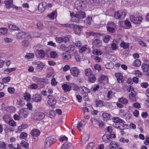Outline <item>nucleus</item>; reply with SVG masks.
<instances>
[{
	"mask_svg": "<svg viewBox=\"0 0 149 149\" xmlns=\"http://www.w3.org/2000/svg\"><path fill=\"white\" fill-rule=\"evenodd\" d=\"M56 141V138L54 136L52 135L48 137L44 141L45 147V148L49 147L51 145L54 143Z\"/></svg>",
	"mask_w": 149,
	"mask_h": 149,
	"instance_id": "nucleus-1",
	"label": "nucleus"
},
{
	"mask_svg": "<svg viewBox=\"0 0 149 149\" xmlns=\"http://www.w3.org/2000/svg\"><path fill=\"white\" fill-rule=\"evenodd\" d=\"M113 120V121L115 123L113 124V126L114 127L121 130L124 129V128H123L122 127H121V126L119 125L120 124L119 122L121 123L122 124L125 123L124 120L120 119L118 117H115Z\"/></svg>",
	"mask_w": 149,
	"mask_h": 149,
	"instance_id": "nucleus-2",
	"label": "nucleus"
},
{
	"mask_svg": "<svg viewBox=\"0 0 149 149\" xmlns=\"http://www.w3.org/2000/svg\"><path fill=\"white\" fill-rule=\"evenodd\" d=\"M47 6L51 8L52 6V4L49 3L47 4L46 3H40L38 6V10L40 12H43L47 8Z\"/></svg>",
	"mask_w": 149,
	"mask_h": 149,
	"instance_id": "nucleus-3",
	"label": "nucleus"
},
{
	"mask_svg": "<svg viewBox=\"0 0 149 149\" xmlns=\"http://www.w3.org/2000/svg\"><path fill=\"white\" fill-rule=\"evenodd\" d=\"M126 15L125 12L122 11H118L116 12L114 15V17L116 19H123L124 18Z\"/></svg>",
	"mask_w": 149,
	"mask_h": 149,
	"instance_id": "nucleus-4",
	"label": "nucleus"
},
{
	"mask_svg": "<svg viewBox=\"0 0 149 149\" xmlns=\"http://www.w3.org/2000/svg\"><path fill=\"white\" fill-rule=\"evenodd\" d=\"M131 21L135 24H139L142 21L143 18L141 17H135L133 15H131L130 17Z\"/></svg>",
	"mask_w": 149,
	"mask_h": 149,
	"instance_id": "nucleus-5",
	"label": "nucleus"
},
{
	"mask_svg": "<svg viewBox=\"0 0 149 149\" xmlns=\"http://www.w3.org/2000/svg\"><path fill=\"white\" fill-rule=\"evenodd\" d=\"M29 113L28 109L26 108L21 109L18 112V114L22 118L26 117Z\"/></svg>",
	"mask_w": 149,
	"mask_h": 149,
	"instance_id": "nucleus-6",
	"label": "nucleus"
},
{
	"mask_svg": "<svg viewBox=\"0 0 149 149\" xmlns=\"http://www.w3.org/2000/svg\"><path fill=\"white\" fill-rule=\"evenodd\" d=\"M32 79L33 81L36 83L43 82L46 84H48V79L46 78H39L36 77H33Z\"/></svg>",
	"mask_w": 149,
	"mask_h": 149,
	"instance_id": "nucleus-7",
	"label": "nucleus"
},
{
	"mask_svg": "<svg viewBox=\"0 0 149 149\" xmlns=\"http://www.w3.org/2000/svg\"><path fill=\"white\" fill-rule=\"evenodd\" d=\"M30 36L29 35L26 34L24 32H19L16 35V38L17 39L26 38H28L27 36Z\"/></svg>",
	"mask_w": 149,
	"mask_h": 149,
	"instance_id": "nucleus-8",
	"label": "nucleus"
},
{
	"mask_svg": "<svg viewBox=\"0 0 149 149\" xmlns=\"http://www.w3.org/2000/svg\"><path fill=\"white\" fill-rule=\"evenodd\" d=\"M112 135L111 134H105L102 137V139L103 141L106 143H109L111 141V137Z\"/></svg>",
	"mask_w": 149,
	"mask_h": 149,
	"instance_id": "nucleus-9",
	"label": "nucleus"
},
{
	"mask_svg": "<svg viewBox=\"0 0 149 149\" xmlns=\"http://www.w3.org/2000/svg\"><path fill=\"white\" fill-rule=\"evenodd\" d=\"M70 72L72 74L74 77H77L80 73L79 70L76 67L71 68L70 69Z\"/></svg>",
	"mask_w": 149,
	"mask_h": 149,
	"instance_id": "nucleus-10",
	"label": "nucleus"
},
{
	"mask_svg": "<svg viewBox=\"0 0 149 149\" xmlns=\"http://www.w3.org/2000/svg\"><path fill=\"white\" fill-rule=\"evenodd\" d=\"M32 100L36 102H40L42 100V97L40 95L38 94L33 95L32 97Z\"/></svg>",
	"mask_w": 149,
	"mask_h": 149,
	"instance_id": "nucleus-11",
	"label": "nucleus"
},
{
	"mask_svg": "<svg viewBox=\"0 0 149 149\" xmlns=\"http://www.w3.org/2000/svg\"><path fill=\"white\" fill-rule=\"evenodd\" d=\"M75 17H77L79 18L83 19L86 16L85 13L83 11H79L77 12L75 15Z\"/></svg>",
	"mask_w": 149,
	"mask_h": 149,
	"instance_id": "nucleus-12",
	"label": "nucleus"
},
{
	"mask_svg": "<svg viewBox=\"0 0 149 149\" xmlns=\"http://www.w3.org/2000/svg\"><path fill=\"white\" fill-rule=\"evenodd\" d=\"M45 114L42 112H39L36 116L35 118L38 120H42L45 117Z\"/></svg>",
	"mask_w": 149,
	"mask_h": 149,
	"instance_id": "nucleus-13",
	"label": "nucleus"
},
{
	"mask_svg": "<svg viewBox=\"0 0 149 149\" xmlns=\"http://www.w3.org/2000/svg\"><path fill=\"white\" fill-rule=\"evenodd\" d=\"M13 0H6L4 1L6 7L8 9L13 7Z\"/></svg>",
	"mask_w": 149,
	"mask_h": 149,
	"instance_id": "nucleus-14",
	"label": "nucleus"
},
{
	"mask_svg": "<svg viewBox=\"0 0 149 149\" xmlns=\"http://www.w3.org/2000/svg\"><path fill=\"white\" fill-rule=\"evenodd\" d=\"M35 64L36 65H37L36 68L37 70H42L45 66V64L44 63L40 61L36 62Z\"/></svg>",
	"mask_w": 149,
	"mask_h": 149,
	"instance_id": "nucleus-15",
	"label": "nucleus"
},
{
	"mask_svg": "<svg viewBox=\"0 0 149 149\" xmlns=\"http://www.w3.org/2000/svg\"><path fill=\"white\" fill-rule=\"evenodd\" d=\"M92 44L94 46L99 47L102 45V42L98 39H95L92 42Z\"/></svg>",
	"mask_w": 149,
	"mask_h": 149,
	"instance_id": "nucleus-16",
	"label": "nucleus"
},
{
	"mask_svg": "<svg viewBox=\"0 0 149 149\" xmlns=\"http://www.w3.org/2000/svg\"><path fill=\"white\" fill-rule=\"evenodd\" d=\"M102 116L104 120H107L109 119H111L112 118L111 115L108 113H102Z\"/></svg>",
	"mask_w": 149,
	"mask_h": 149,
	"instance_id": "nucleus-17",
	"label": "nucleus"
},
{
	"mask_svg": "<svg viewBox=\"0 0 149 149\" xmlns=\"http://www.w3.org/2000/svg\"><path fill=\"white\" fill-rule=\"evenodd\" d=\"M119 147V144L115 142H111L109 145V149H116V147Z\"/></svg>",
	"mask_w": 149,
	"mask_h": 149,
	"instance_id": "nucleus-18",
	"label": "nucleus"
},
{
	"mask_svg": "<svg viewBox=\"0 0 149 149\" xmlns=\"http://www.w3.org/2000/svg\"><path fill=\"white\" fill-rule=\"evenodd\" d=\"M30 134L33 137L37 136L40 135V132L38 130L34 129L31 131Z\"/></svg>",
	"mask_w": 149,
	"mask_h": 149,
	"instance_id": "nucleus-19",
	"label": "nucleus"
},
{
	"mask_svg": "<svg viewBox=\"0 0 149 149\" xmlns=\"http://www.w3.org/2000/svg\"><path fill=\"white\" fill-rule=\"evenodd\" d=\"M115 75L117 78V80L118 83L120 82V81H121V82H122V79H123V76L121 73H116L115 74Z\"/></svg>",
	"mask_w": 149,
	"mask_h": 149,
	"instance_id": "nucleus-20",
	"label": "nucleus"
},
{
	"mask_svg": "<svg viewBox=\"0 0 149 149\" xmlns=\"http://www.w3.org/2000/svg\"><path fill=\"white\" fill-rule=\"evenodd\" d=\"M141 68L144 72H148L149 70V65L143 63L141 66Z\"/></svg>",
	"mask_w": 149,
	"mask_h": 149,
	"instance_id": "nucleus-21",
	"label": "nucleus"
},
{
	"mask_svg": "<svg viewBox=\"0 0 149 149\" xmlns=\"http://www.w3.org/2000/svg\"><path fill=\"white\" fill-rule=\"evenodd\" d=\"M86 34L89 36H92L95 37H99L101 35L100 33L92 32H87Z\"/></svg>",
	"mask_w": 149,
	"mask_h": 149,
	"instance_id": "nucleus-22",
	"label": "nucleus"
},
{
	"mask_svg": "<svg viewBox=\"0 0 149 149\" xmlns=\"http://www.w3.org/2000/svg\"><path fill=\"white\" fill-rule=\"evenodd\" d=\"M96 106L97 107H103L104 101L102 100H97L95 101V102Z\"/></svg>",
	"mask_w": 149,
	"mask_h": 149,
	"instance_id": "nucleus-23",
	"label": "nucleus"
},
{
	"mask_svg": "<svg viewBox=\"0 0 149 149\" xmlns=\"http://www.w3.org/2000/svg\"><path fill=\"white\" fill-rule=\"evenodd\" d=\"M72 145L71 143L66 142L62 145L61 149H68Z\"/></svg>",
	"mask_w": 149,
	"mask_h": 149,
	"instance_id": "nucleus-24",
	"label": "nucleus"
},
{
	"mask_svg": "<svg viewBox=\"0 0 149 149\" xmlns=\"http://www.w3.org/2000/svg\"><path fill=\"white\" fill-rule=\"evenodd\" d=\"M62 88L65 92L69 91L71 89V87L70 86L67 84H64L62 86Z\"/></svg>",
	"mask_w": 149,
	"mask_h": 149,
	"instance_id": "nucleus-25",
	"label": "nucleus"
},
{
	"mask_svg": "<svg viewBox=\"0 0 149 149\" xmlns=\"http://www.w3.org/2000/svg\"><path fill=\"white\" fill-rule=\"evenodd\" d=\"M75 49V47L73 45H69L67 47V51L66 52L68 53H70L73 52Z\"/></svg>",
	"mask_w": 149,
	"mask_h": 149,
	"instance_id": "nucleus-26",
	"label": "nucleus"
},
{
	"mask_svg": "<svg viewBox=\"0 0 149 149\" xmlns=\"http://www.w3.org/2000/svg\"><path fill=\"white\" fill-rule=\"evenodd\" d=\"M136 93L133 92H131V93L129 95V98L131 100L133 101H135L136 100V97H135Z\"/></svg>",
	"mask_w": 149,
	"mask_h": 149,
	"instance_id": "nucleus-27",
	"label": "nucleus"
},
{
	"mask_svg": "<svg viewBox=\"0 0 149 149\" xmlns=\"http://www.w3.org/2000/svg\"><path fill=\"white\" fill-rule=\"evenodd\" d=\"M81 89L82 93H89L90 92V90L84 86H81L79 87V89Z\"/></svg>",
	"mask_w": 149,
	"mask_h": 149,
	"instance_id": "nucleus-28",
	"label": "nucleus"
},
{
	"mask_svg": "<svg viewBox=\"0 0 149 149\" xmlns=\"http://www.w3.org/2000/svg\"><path fill=\"white\" fill-rule=\"evenodd\" d=\"M126 112V113L123 114V116H124L127 120H129L131 118L132 115L130 113V112L127 111Z\"/></svg>",
	"mask_w": 149,
	"mask_h": 149,
	"instance_id": "nucleus-29",
	"label": "nucleus"
},
{
	"mask_svg": "<svg viewBox=\"0 0 149 149\" xmlns=\"http://www.w3.org/2000/svg\"><path fill=\"white\" fill-rule=\"evenodd\" d=\"M83 27L81 26L76 25L75 27L74 31L77 33H80Z\"/></svg>",
	"mask_w": 149,
	"mask_h": 149,
	"instance_id": "nucleus-30",
	"label": "nucleus"
},
{
	"mask_svg": "<svg viewBox=\"0 0 149 149\" xmlns=\"http://www.w3.org/2000/svg\"><path fill=\"white\" fill-rule=\"evenodd\" d=\"M47 102L48 104L49 105L52 106V104L54 105L56 104V101L54 97L51 100H48L47 101Z\"/></svg>",
	"mask_w": 149,
	"mask_h": 149,
	"instance_id": "nucleus-31",
	"label": "nucleus"
},
{
	"mask_svg": "<svg viewBox=\"0 0 149 149\" xmlns=\"http://www.w3.org/2000/svg\"><path fill=\"white\" fill-rule=\"evenodd\" d=\"M92 19V17L91 16H88L87 18L84 20L85 24L90 25L91 24V21Z\"/></svg>",
	"mask_w": 149,
	"mask_h": 149,
	"instance_id": "nucleus-32",
	"label": "nucleus"
},
{
	"mask_svg": "<svg viewBox=\"0 0 149 149\" xmlns=\"http://www.w3.org/2000/svg\"><path fill=\"white\" fill-rule=\"evenodd\" d=\"M8 27L9 29L11 30L17 31L20 30L17 26L14 25L10 24L8 25Z\"/></svg>",
	"mask_w": 149,
	"mask_h": 149,
	"instance_id": "nucleus-33",
	"label": "nucleus"
},
{
	"mask_svg": "<svg viewBox=\"0 0 149 149\" xmlns=\"http://www.w3.org/2000/svg\"><path fill=\"white\" fill-rule=\"evenodd\" d=\"M141 64V62L138 59L136 60L133 63V65L136 67H139Z\"/></svg>",
	"mask_w": 149,
	"mask_h": 149,
	"instance_id": "nucleus-34",
	"label": "nucleus"
},
{
	"mask_svg": "<svg viewBox=\"0 0 149 149\" xmlns=\"http://www.w3.org/2000/svg\"><path fill=\"white\" fill-rule=\"evenodd\" d=\"M119 102L123 104H125L128 103L127 100L125 98L122 97L120 98L118 100Z\"/></svg>",
	"mask_w": 149,
	"mask_h": 149,
	"instance_id": "nucleus-35",
	"label": "nucleus"
},
{
	"mask_svg": "<svg viewBox=\"0 0 149 149\" xmlns=\"http://www.w3.org/2000/svg\"><path fill=\"white\" fill-rule=\"evenodd\" d=\"M21 45L23 47H26L29 45V41L27 40H24L22 42Z\"/></svg>",
	"mask_w": 149,
	"mask_h": 149,
	"instance_id": "nucleus-36",
	"label": "nucleus"
},
{
	"mask_svg": "<svg viewBox=\"0 0 149 149\" xmlns=\"http://www.w3.org/2000/svg\"><path fill=\"white\" fill-rule=\"evenodd\" d=\"M120 46L121 47H123L124 49H126L129 47V43H125L123 41L121 42Z\"/></svg>",
	"mask_w": 149,
	"mask_h": 149,
	"instance_id": "nucleus-37",
	"label": "nucleus"
},
{
	"mask_svg": "<svg viewBox=\"0 0 149 149\" xmlns=\"http://www.w3.org/2000/svg\"><path fill=\"white\" fill-rule=\"evenodd\" d=\"M88 78L89 81L92 83L94 82L96 80L95 75L93 74L90 75Z\"/></svg>",
	"mask_w": 149,
	"mask_h": 149,
	"instance_id": "nucleus-38",
	"label": "nucleus"
},
{
	"mask_svg": "<svg viewBox=\"0 0 149 149\" xmlns=\"http://www.w3.org/2000/svg\"><path fill=\"white\" fill-rule=\"evenodd\" d=\"M8 32V29L5 28H1L0 29V35H5Z\"/></svg>",
	"mask_w": 149,
	"mask_h": 149,
	"instance_id": "nucleus-39",
	"label": "nucleus"
},
{
	"mask_svg": "<svg viewBox=\"0 0 149 149\" xmlns=\"http://www.w3.org/2000/svg\"><path fill=\"white\" fill-rule=\"evenodd\" d=\"M27 127V126L26 125L23 124L18 127V129L19 131H21L23 130L26 129Z\"/></svg>",
	"mask_w": 149,
	"mask_h": 149,
	"instance_id": "nucleus-40",
	"label": "nucleus"
},
{
	"mask_svg": "<svg viewBox=\"0 0 149 149\" xmlns=\"http://www.w3.org/2000/svg\"><path fill=\"white\" fill-rule=\"evenodd\" d=\"M50 55L51 58H52L55 59L57 57V54L55 52H50Z\"/></svg>",
	"mask_w": 149,
	"mask_h": 149,
	"instance_id": "nucleus-41",
	"label": "nucleus"
},
{
	"mask_svg": "<svg viewBox=\"0 0 149 149\" xmlns=\"http://www.w3.org/2000/svg\"><path fill=\"white\" fill-rule=\"evenodd\" d=\"M21 145L23 147L25 148H28L29 147V145L28 143L24 141H21Z\"/></svg>",
	"mask_w": 149,
	"mask_h": 149,
	"instance_id": "nucleus-42",
	"label": "nucleus"
},
{
	"mask_svg": "<svg viewBox=\"0 0 149 149\" xmlns=\"http://www.w3.org/2000/svg\"><path fill=\"white\" fill-rule=\"evenodd\" d=\"M111 38V37L108 35H106L103 38V40L105 43H107L110 39Z\"/></svg>",
	"mask_w": 149,
	"mask_h": 149,
	"instance_id": "nucleus-43",
	"label": "nucleus"
},
{
	"mask_svg": "<svg viewBox=\"0 0 149 149\" xmlns=\"http://www.w3.org/2000/svg\"><path fill=\"white\" fill-rule=\"evenodd\" d=\"M82 139L84 142L87 141L89 139V136L87 134H83L82 136Z\"/></svg>",
	"mask_w": 149,
	"mask_h": 149,
	"instance_id": "nucleus-44",
	"label": "nucleus"
},
{
	"mask_svg": "<svg viewBox=\"0 0 149 149\" xmlns=\"http://www.w3.org/2000/svg\"><path fill=\"white\" fill-rule=\"evenodd\" d=\"M92 53L93 54L97 55H100L102 54V52L101 51L97 49L94 50L93 51Z\"/></svg>",
	"mask_w": 149,
	"mask_h": 149,
	"instance_id": "nucleus-45",
	"label": "nucleus"
},
{
	"mask_svg": "<svg viewBox=\"0 0 149 149\" xmlns=\"http://www.w3.org/2000/svg\"><path fill=\"white\" fill-rule=\"evenodd\" d=\"M10 77H5L2 79V80L5 83H7L9 82L10 80Z\"/></svg>",
	"mask_w": 149,
	"mask_h": 149,
	"instance_id": "nucleus-46",
	"label": "nucleus"
},
{
	"mask_svg": "<svg viewBox=\"0 0 149 149\" xmlns=\"http://www.w3.org/2000/svg\"><path fill=\"white\" fill-rule=\"evenodd\" d=\"M6 143L2 142H0V149H6Z\"/></svg>",
	"mask_w": 149,
	"mask_h": 149,
	"instance_id": "nucleus-47",
	"label": "nucleus"
},
{
	"mask_svg": "<svg viewBox=\"0 0 149 149\" xmlns=\"http://www.w3.org/2000/svg\"><path fill=\"white\" fill-rule=\"evenodd\" d=\"M38 53L40 57L43 58L45 55V52L42 49L38 51Z\"/></svg>",
	"mask_w": 149,
	"mask_h": 149,
	"instance_id": "nucleus-48",
	"label": "nucleus"
},
{
	"mask_svg": "<svg viewBox=\"0 0 149 149\" xmlns=\"http://www.w3.org/2000/svg\"><path fill=\"white\" fill-rule=\"evenodd\" d=\"M107 26H108L111 28H113L114 29L116 26V25L113 22H111L108 23L107 24Z\"/></svg>",
	"mask_w": 149,
	"mask_h": 149,
	"instance_id": "nucleus-49",
	"label": "nucleus"
},
{
	"mask_svg": "<svg viewBox=\"0 0 149 149\" xmlns=\"http://www.w3.org/2000/svg\"><path fill=\"white\" fill-rule=\"evenodd\" d=\"M92 71L90 68H88L85 71V74L86 76H88L89 75H91Z\"/></svg>",
	"mask_w": 149,
	"mask_h": 149,
	"instance_id": "nucleus-50",
	"label": "nucleus"
},
{
	"mask_svg": "<svg viewBox=\"0 0 149 149\" xmlns=\"http://www.w3.org/2000/svg\"><path fill=\"white\" fill-rule=\"evenodd\" d=\"M34 55L33 54L30 53L26 55L25 56V58L28 59H29L31 58H33L34 57Z\"/></svg>",
	"mask_w": 149,
	"mask_h": 149,
	"instance_id": "nucleus-51",
	"label": "nucleus"
},
{
	"mask_svg": "<svg viewBox=\"0 0 149 149\" xmlns=\"http://www.w3.org/2000/svg\"><path fill=\"white\" fill-rule=\"evenodd\" d=\"M107 30L108 32L113 33L115 31V29L107 26Z\"/></svg>",
	"mask_w": 149,
	"mask_h": 149,
	"instance_id": "nucleus-52",
	"label": "nucleus"
},
{
	"mask_svg": "<svg viewBox=\"0 0 149 149\" xmlns=\"http://www.w3.org/2000/svg\"><path fill=\"white\" fill-rule=\"evenodd\" d=\"M57 82L56 81L54 78H53L52 79L51 84L52 86H55L56 85H57Z\"/></svg>",
	"mask_w": 149,
	"mask_h": 149,
	"instance_id": "nucleus-53",
	"label": "nucleus"
},
{
	"mask_svg": "<svg viewBox=\"0 0 149 149\" xmlns=\"http://www.w3.org/2000/svg\"><path fill=\"white\" fill-rule=\"evenodd\" d=\"M87 48L85 45L81 47V49L79 50V52L81 53H83L85 52L87 50Z\"/></svg>",
	"mask_w": 149,
	"mask_h": 149,
	"instance_id": "nucleus-54",
	"label": "nucleus"
},
{
	"mask_svg": "<svg viewBox=\"0 0 149 149\" xmlns=\"http://www.w3.org/2000/svg\"><path fill=\"white\" fill-rule=\"evenodd\" d=\"M37 27L40 29H41L43 27L42 24L40 22H38L37 23Z\"/></svg>",
	"mask_w": 149,
	"mask_h": 149,
	"instance_id": "nucleus-55",
	"label": "nucleus"
},
{
	"mask_svg": "<svg viewBox=\"0 0 149 149\" xmlns=\"http://www.w3.org/2000/svg\"><path fill=\"white\" fill-rule=\"evenodd\" d=\"M8 123L9 125L13 127L15 126L16 125V123L13 120L9 121Z\"/></svg>",
	"mask_w": 149,
	"mask_h": 149,
	"instance_id": "nucleus-56",
	"label": "nucleus"
},
{
	"mask_svg": "<svg viewBox=\"0 0 149 149\" xmlns=\"http://www.w3.org/2000/svg\"><path fill=\"white\" fill-rule=\"evenodd\" d=\"M15 89L14 88L9 87L8 88V91L11 94L13 93L15 91Z\"/></svg>",
	"mask_w": 149,
	"mask_h": 149,
	"instance_id": "nucleus-57",
	"label": "nucleus"
},
{
	"mask_svg": "<svg viewBox=\"0 0 149 149\" xmlns=\"http://www.w3.org/2000/svg\"><path fill=\"white\" fill-rule=\"evenodd\" d=\"M119 141L123 143H128L129 142V140L128 139H125L123 137H122L120 138L119 140Z\"/></svg>",
	"mask_w": 149,
	"mask_h": 149,
	"instance_id": "nucleus-58",
	"label": "nucleus"
},
{
	"mask_svg": "<svg viewBox=\"0 0 149 149\" xmlns=\"http://www.w3.org/2000/svg\"><path fill=\"white\" fill-rule=\"evenodd\" d=\"M27 136V133L24 132H22L21 133L20 136V137L21 138L24 139Z\"/></svg>",
	"mask_w": 149,
	"mask_h": 149,
	"instance_id": "nucleus-59",
	"label": "nucleus"
},
{
	"mask_svg": "<svg viewBox=\"0 0 149 149\" xmlns=\"http://www.w3.org/2000/svg\"><path fill=\"white\" fill-rule=\"evenodd\" d=\"M56 13V12H54L48 15V16L52 19H54L55 15Z\"/></svg>",
	"mask_w": 149,
	"mask_h": 149,
	"instance_id": "nucleus-60",
	"label": "nucleus"
},
{
	"mask_svg": "<svg viewBox=\"0 0 149 149\" xmlns=\"http://www.w3.org/2000/svg\"><path fill=\"white\" fill-rule=\"evenodd\" d=\"M148 84L146 82H143L141 84V87L144 88H146L148 86Z\"/></svg>",
	"mask_w": 149,
	"mask_h": 149,
	"instance_id": "nucleus-61",
	"label": "nucleus"
},
{
	"mask_svg": "<svg viewBox=\"0 0 149 149\" xmlns=\"http://www.w3.org/2000/svg\"><path fill=\"white\" fill-rule=\"evenodd\" d=\"M25 99H26L27 100H29L31 99V96L30 94H28L27 93H26L24 96Z\"/></svg>",
	"mask_w": 149,
	"mask_h": 149,
	"instance_id": "nucleus-62",
	"label": "nucleus"
},
{
	"mask_svg": "<svg viewBox=\"0 0 149 149\" xmlns=\"http://www.w3.org/2000/svg\"><path fill=\"white\" fill-rule=\"evenodd\" d=\"M56 42L59 43H61L63 42V38L62 37H60L57 38L56 39Z\"/></svg>",
	"mask_w": 149,
	"mask_h": 149,
	"instance_id": "nucleus-63",
	"label": "nucleus"
},
{
	"mask_svg": "<svg viewBox=\"0 0 149 149\" xmlns=\"http://www.w3.org/2000/svg\"><path fill=\"white\" fill-rule=\"evenodd\" d=\"M133 106L135 108L139 109L141 107L140 104L138 102H136L133 104Z\"/></svg>",
	"mask_w": 149,
	"mask_h": 149,
	"instance_id": "nucleus-64",
	"label": "nucleus"
}]
</instances>
